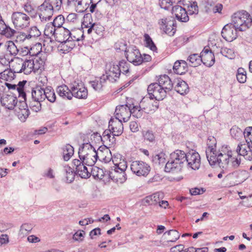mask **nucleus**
I'll list each match as a JSON object with an SVG mask.
<instances>
[{"label":"nucleus","instance_id":"052dcab7","mask_svg":"<svg viewBox=\"0 0 252 252\" xmlns=\"http://www.w3.org/2000/svg\"><path fill=\"white\" fill-rule=\"evenodd\" d=\"M7 50L11 55H17L18 49L12 41H9L8 43Z\"/></svg>","mask_w":252,"mask_h":252},{"label":"nucleus","instance_id":"79ce46f5","mask_svg":"<svg viewBox=\"0 0 252 252\" xmlns=\"http://www.w3.org/2000/svg\"><path fill=\"white\" fill-rule=\"evenodd\" d=\"M167 235L169 236L167 238V242H176L180 238V233L176 230L171 229L166 231L164 233V235Z\"/></svg>","mask_w":252,"mask_h":252},{"label":"nucleus","instance_id":"9d476101","mask_svg":"<svg viewBox=\"0 0 252 252\" xmlns=\"http://www.w3.org/2000/svg\"><path fill=\"white\" fill-rule=\"evenodd\" d=\"M130 168L131 171L138 176H147L150 171V166L142 161H133L131 164Z\"/></svg>","mask_w":252,"mask_h":252},{"label":"nucleus","instance_id":"cd10ccee","mask_svg":"<svg viewBox=\"0 0 252 252\" xmlns=\"http://www.w3.org/2000/svg\"><path fill=\"white\" fill-rule=\"evenodd\" d=\"M170 158L177 162L180 163L182 166H184L186 164V153L184 151L177 150L175 152L172 153L170 155Z\"/></svg>","mask_w":252,"mask_h":252},{"label":"nucleus","instance_id":"5fc2aeb1","mask_svg":"<svg viewBox=\"0 0 252 252\" xmlns=\"http://www.w3.org/2000/svg\"><path fill=\"white\" fill-rule=\"evenodd\" d=\"M189 14H197L198 13V7L196 1H193L188 6Z\"/></svg>","mask_w":252,"mask_h":252},{"label":"nucleus","instance_id":"bb28decb","mask_svg":"<svg viewBox=\"0 0 252 252\" xmlns=\"http://www.w3.org/2000/svg\"><path fill=\"white\" fill-rule=\"evenodd\" d=\"M95 152H96L95 149L91 144L89 143H84L79 149V157H84L85 156L92 155V154Z\"/></svg>","mask_w":252,"mask_h":252},{"label":"nucleus","instance_id":"0eeeda50","mask_svg":"<svg viewBox=\"0 0 252 252\" xmlns=\"http://www.w3.org/2000/svg\"><path fill=\"white\" fill-rule=\"evenodd\" d=\"M127 60L135 65H138L143 63L142 56L139 50L134 46L129 47L125 50Z\"/></svg>","mask_w":252,"mask_h":252},{"label":"nucleus","instance_id":"dca6fc26","mask_svg":"<svg viewBox=\"0 0 252 252\" xmlns=\"http://www.w3.org/2000/svg\"><path fill=\"white\" fill-rule=\"evenodd\" d=\"M172 14L176 19L182 22H187L189 20V17L186 10L182 6L176 5L172 7Z\"/></svg>","mask_w":252,"mask_h":252},{"label":"nucleus","instance_id":"a878e982","mask_svg":"<svg viewBox=\"0 0 252 252\" xmlns=\"http://www.w3.org/2000/svg\"><path fill=\"white\" fill-rule=\"evenodd\" d=\"M179 162L175 161L170 158L165 166V171L167 172H179L181 171L183 166Z\"/></svg>","mask_w":252,"mask_h":252},{"label":"nucleus","instance_id":"f3484780","mask_svg":"<svg viewBox=\"0 0 252 252\" xmlns=\"http://www.w3.org/2000/svg\"><path fill=\"white\" fill-rule=\"evenodd\" d=\"M0 102L5 108L13 110L17 103V99L12 94H4L0 98Z\"/></svg>","mask_w":252,"mask_h":252},{"label":"nucleus","instance_id":"a211bd4d","mask_svg":"<svg viewBox=\"0 0 252 252\" xmlns=\"http://www.w3.org/2000/svg\"><path fill=\"white\" fill-rule=\"evenodd\" d=\"M109 130L114 135L119 136L123 132L122 121L115 119H111L109 122Z\"/></svg>","mask_w":252,"mask_h":252},{"label":"nucleus","instance_id":"09e8293b","mask_svg":"<svg viewBox=\"0 0 252 252\" xmlns=\"http://www.w3.org/2000/svg\"><path fill=\"white\" fill-rule=\"evenodd\" d=\"M40 102V101L32 99L29 102V107L32 111L38 112L40 111L41 108Z\"/></svg>","mask_w":252,"mask_h":252},{"label":"nucleus","instance_id":"6e6d98bb","mask_svg":"<svg viewBox=\"0 0 252 252\" xmlns=\"http://www.w3.org/2000/svg\"><path fill=\"white\" fill-rule=\"evenodd\" d=\"M41 34V32L36 27H32L31 28L28 37L31 38L32 37H38Z\"/></svg>","mask_w":252,"mask_h":252},{"label":"nucleus","instance_id":"338daca9","mask_svg":"<svg viewBox=\"0 0 252 252\" xmlns=\"http://www.w3.org/2000/svg\"><path fill=\"white\" fill-rule=\"evenodd\" d=\"M172 5V1H161V2L159 3V5L161 8L165 10H169Z\"/></svg>","mask_w":252,"mask_h":252},{"label":"nucleus","instance_id":"a18cd8bd","mask_svg":"<svg viewBox=\"0 0 252 252\" xmlns=\"http://www.w3.org/2000/svg\"><path fill=\"white\" fill-rule=\"evenodd\" d=\"M144 37L146 47L149 48L153 51H156L157 50V47L149 35L145 33Z\"/></svg>","mask_w":252,"mask_h":252},{"label":"nucleus","instance_id":"c85d7f7f","mask_svg":"<svg viewBox=\"0 0 252 252\" xmlns=\"http://www.w3.org/2000/svg\"><path fill=\"white\" fill-rule=\"evenodd\" d=\"M188 63L183 60L176 61L173 65L174 72L177 74H183L188 70Z\"/></svg>","mask_w":252,"mask_h":252},{"label":"nucleus","instance_id":"ea45409f","mask_svg":"<svg viewBox=\"0 0 252 252\" xmlns=\"http://www.w3.org/2000/svg\"><path fill=\"white\" fill-rule=\"evenodd\" d=\"M1 79L5 81H10L14 79L15 74L13 70L10 68L5 69L3 71L0 73Z\"/></svg>","mask_w":252,"mask_h":252},{"label":"nucleus","instance_id":"4d7b16f0","mask_svg":"<svg viewBox=\"0 0 252 252\" xmlns=\"http://www.w3.org/2000/svg\"><path fill=\"white\" fill-rule=\"evenodd\" d=\"M84 37V34H81V32L79 31L78 32H72V35H71L69 39L71 41H74L75 43V41H78L81 40L80 38H82Z\"/></svg>","mask_w":252,"mask_h":252},{"label":"nucleus","instance_id":"4c0bfd02","mask_svg":"<svg viewBox=\"0 0 252 252\" xmlns=\"http://www.w3.org/2000/svg\"><path fill=\"white\" fill-rule=\"evenodd\" d=\"M63 171L65 173L66 182L68 183L72 182L75 178V171L68 165H65L63 167Z\"/></svg>","mask_w":252,"mask_h":252},{"label":"nucleus","instance_id":"c9c22d12","mask_svg":"<svg viewBox=\"0 0 252 252\" xmlns=\"http://www.w3.org/2000/svg\"><path fill=\"white\" fill-rule=\"evenodd\" d=\"M187 61L190 66H197L201 62V55H199L198 54H191L188 58Z\"/></svg>","mask_w":252,"mask_h":252},{"label":"nucleus","instance_id":"7ed1b4c3","mask_svg":"<svg viewBox=\"0 0 252 252\" xmlns=\"http://www.w3.org/2000/svg\"><path fill=\"white\" fill-rule=\"evenodd\" d=\"M230 132L232 137L237 140L244 137L247 143L252 146V126H248L243 131L235 126L230 129Z\"/></svg>","mask_w":252,"mask_h":252},{"label":"nucleus","instance_id":"f257e3e1","mask_svg":"<svg viewBox=\"0 0 252 252\" xmlns=\"http://www.w3.org/2000/svg\"><path fill=\"white\" fill-rule=\"evenodd\" d=\"M215 142L216 139L214 137H210L208 139V148L206 150V155L209 164L211 166L218 165L224 171H230L239 167L241 162V158L239 156H234L231 151H217L213 147L211 141Z\"/></svg>","mask_w":252,"mask_h":252},{"label":"nucleus","instance_id":"9b49d317","mask_svg":"<svg viewBox=\"0 0 252 252\" xmlns=\"http://www.w3.org/2000/svg\"><path fill=\"white\" fill-rule=\"evenodd\" d=\"M115 119L124 122H127L131 116L130 105L127 104L117 106L115 109Z\"/></svg>","mask_w":252,"mask_h":252},{"label":"nucleus","instance_id":"f704fd0d","mask_svg":"<svg viewBox=\"0 0 252 252\" xmlns=\"http://www.w3.org/2000/svg\"><path fill=\"white\" fill-rule=\"evenodd\" d=\"M44 100L47 98L50 102L53 103L56 101V96L54 90L51 87L43 88Z\"/></svg>","mask_w":252,"mask_h":252},{"label":"nucleus","instance_id":"3c124183","mask_svg":"<svg viewBox=\"0 0 252 252\" xmlns=\"http://www.w3.org/2000/svg\"><path fill=\"white\" fill-rule=\"evenodd\" d=\"M64 21V18L62 15H60L57 16L54 20L52 23L58 29L61 28L63 23Z\"/></svg>","mask_w":252,"mask_h":252},{"label":"nucleus","instance_id":"393cba45","mask_svg":"<svg viewBox=\"0 0 252 252\" xmlns=\"http://www.w3.org/2000/svg\"><path fill=\"white\" fill-rule=\"evenodd\" d=\"M175 90L179 94L184 95L189 91V88L187 83L183 80L177 79L174 82Z\"/></svg>","mask_w":252,"mask_h":252},{"label":"nucleus","instance_id":"20e7f679","mask_svg":"<svg viewBox=\"0 0 252 252\" xmlns=\"http://www.w3.org/2000/svg\"><path fill=\"white\" fill-rule=\"evenodd\" d=\"M13 24L17 29H24L28 27L31 19L26 14L20 12H14L11 16Z\"/></svg>","mask_w":252,"mask_h":252},{"label":"nucleus","instance_id":"37998d69","mask_svg":"<svg viewBox=\"0 0 252 252\" xmlns=\"http://www.w3.org/2000/svg\"><path fill=\"white\" fill-rule=\"evenodd\" d=\"M163 31L169 36H173L176 32V26H174V23L172 21H168L167 26L163 27Z\"/></svg>","mask_w":252,"mask_h":252},{"label":"nucleus","instance_id":"aec40b11","mask_svg":"<svg viewBox=\"0 0 252 252\" xmlns=\"http://www.w3.org/2000/svg\"><path fill=\"white\" fill-rule=\"evenodd\" d=\"M146 100V98H144L140 102L139 106L129 104L131 115L137 118H139L142 116L143 112L147 113L146 112L147 107H145L144 105Z\"/></svg>","mask_w":252,"mask_h":252},{"label":"nucleus","instance_id":"6ab92c4d","mask_svg":"<svg viewBox=\"0 0 252 252\" xmlns=\"http://www.w3.org/2000/svg\"><path fill=\"white\" fill-rule=\"evenodd\" d=\"M201 62L208 67L212 66L215 63V56L209 49L204 48L201 53Z\"/></svg>","mask_w":252,"mask_h":252},{"label":"nucleus","instance_id":"473e14b6","mask_svg":"<svg viewBox=\"0 0 252 252\" xmlns=\"http://www.w3.org/2000/svg\"><path fill=\"white\" fill-rule=\"evenodd\" d=\"M43 88L37 87L32 89L31 92L32 99L43 101L44 100Z\"/></svg>","mask_w":252,"mask_h":252},{"label":"nucleus","instance_id":"e433bc0d","mask_svg":"<svg viewBox=\"0 0 252 252\" xmlns=\"http://www.w3.org/2000/svg\"><path fill=\"white\" fill-rule=\"evenodd\" d=\"M63 158L65 161H68L74 154V148L70 144H66L63 148Z\"/></svg>","mask_w":252,"mask_h":252},{"label":"nucleus","instance_id":"58836bf2","mask_svg":"<svg viewBox=\"0 0 252 252\" xmlns=\"http://www.w3.org/2000/svg\"><path fill=\"white\" fill-rule=\"evenodd\" d=\"M69 40L68 38H66L65 40L62 42L60 46L61 50L63 51L64 52H68L74 47L75 43H74V41H71Z\"/></svg>","mask_w":252,"mask_h":252},{"label":"nucleus","instance_id":"f8f14e48","mask_svg":"<svg viewBox=\"0 0 252 252\" xmlns=\"http://www.w3.org/2000/svg\"><path fill=\"white\" fill-rule=\"evenodd\" d=\"M235 25L232 23L226 24L223 28L221 35L225 40L231 42L237 37V30Z\"/></svg>","mask_w":252,"mask_h":252},{"label":"nucleus","instance_id":"de8ad7c7","mask_svg":"<svg viewBox=\"0 0 252 252\" xmlns=\"http://www.w3.org/2000/svg\"><path fill=\"white\" fill-rule=\"evenodd\" d=\"M118 65H119V70H121V72L125 74L129 72L130 64L125 60H123L120 61Z\"/></svg>","mask_w":252,"mask_h":252},{"label":"nucleus","instance_id":"c756f323","mask_svg":"<svg viewBox=\"0 0 252 252\" xmlns=\"http://www.w3.org/2000/svg\"><path fill=\"white\" fill-rule=\"evenodd\" d=\"M56 92L63 98L71 99L72 97L70 89H69L66 85H63L58 86L56 89Z\"/></svg>","mask_w":252,"mask_h":252},{"label":"nucleus","instance_id":"864d4df0","mask_svg":"<svg viewBox=\"0 0 252 252\" xmlns=\"http://www.w3.org/2000/svg\"><path fill=\"white\" fill-rule=\"evenodd\" d=\"M221 53L226 58L232 59L235 57L234 52L233 50L227 48L222 49Z\"/></svg>","mask_w":252,"mask_h":252},{"label":"nucleus","instance_id":"c03bdc74","mask_svg":"<svg viewBox=\"0 0 252 252\" xmlns=\"http://www.w3.org/2000/svg\"><path fill=\"white\" fill-rule=\"evenodd\" d=\"M166 156L165 153L160 152L153 157V161L159 165H163L165 163Z\"/></svg>","mask_w":252,"mask_h":252},{"label":"nucleus","instance_id":"f03ea898","mask_svg":"<svg viewBox=\"0 0 252 252\" xmlns=\"http://www.w3.org/2000/svg\"><path fill=\"white\" fill-rule=\"evenodd\" d=\"M232 22L239 31H245L252 25V19L248 12L242 10L232 15Z\"/></svg>","mask_w":252,"mask_h":252},{"label":"nucleus","instance_id":"8fccbe9b","mask_svg":"<svg viewBox=\"0 0 252 252\" xmlns=\"http://www.w3.org/2000/svg\"><path fill=\"white\" fill-rule=\"evenodd\" d=\"M92 22L93 19L92 18L91 14L87 13L84 16L83 20L82 22V26H83L85 28H88L90 25L93 24Z\"/></svg>","mask_w":252,"mask_h":252},{"label":"nucleus","instance_id":"ddd939ff","mask_svg":"<svg viewBox=\"0 0 252 252\" xmlns=\"http://www.w3.org/2000/svg\"><path fill=\"white\" fill-rule=\"evenodd\" d=\"M73 164L75 167V173L78 175L82 178L87 179L91 174L88 171L87 167L81 160L75 159L73 160Z\"/></svg>","mask_w":252,"mask_h":252},{"label":"nucleus","instance_id":"680f3d73","mask_svg":"<svg viewBox=\"0 0 252 252\" xmlns=\"http://www.w3.org/2000/svg\"><path fill=\"white\" fill-rule=\"evenodd\" d=\"M43 68V62L40 60L38 61V60H34V69L33 70V72H35L37 71L38 70H41Z\"/></svg>","mask_w":252,"mask_h":252},{"label":"nucleus","instance_id":"e2e57ef3","mask_svg":"<svg viewBox=\"0 0 252 252\" xmlns=\"http://www.w3.org/2000/svg\"><path fill=\"white\" fill-rule=\"evenodd\" d=\"M97 172L102 173L103 171L101 169H100L97 167H94L92 168V174L93 176L95 178H97L98 179H101L103 177V174H101L100 175L97 173Z\"/></svg>","mask_w":252,"mask_h":252},{"label":"nucleus","instance_id":"69168bd1","mask_svg":"<svg viewBox=\"0 0 252 252\" xmlns=\"http://www.w3.org/2000/svg\"><path fill=\"white\" fill-rule=\"evenodd\" d=\"M28 33H26L24 32H19L18 33V34L16 35L17 41H18L19 42H23L26 39H30V38H29V37H28Z\"/></svg>","mask_w":252,"mask_h":252},{"label":"nucleus","instance_id":"1a4fd4ad","mask_svg":"<svg viewBox=\"0 0 252 252\" xmlns=\"http://www.w3.org/2000/svg\"><path fill=\"white\" fill-rule=\"evenodd\" d=\"M147 91L151 99H155L158 101L162 100L167 95L165 92L157 83H152L149 85Z\"/></svg>","mask_w":252,"mask_h":252},{"label":"nucleus","instance_id":"412c9836","mask_svg":"<svg viewBox=\"0 0 252 252\" xmlns=\"http://www.w3.org/2000/svg\"><path fill=\"white\" fill-rule=\"evenodd\" d=\"M157 83L165 92L166 94L172 90L174 84L167 75H161L158 79Z\"/></svg>","mask_w":252,"mask_h":252},{"label":"nucleus","instance_id":"6e6552de","mask_svg":"<svg viewBox=\"0 0 252 252\" xmlns=\"http://www.w3.org/2000/svg\"><path fill=\"white\" fill-rule=\"evenodd\" d=\"M70 91L72 96L80 99H85L88 96V90L80 81H75L71 85Z\"/></svg>","mask_w":252,"mask_h":252},{"label":"nucleus","instance_id":"13d9d810","mask_svg":"<svg viewBox=\"0 0 252 252\" xmlns=\"http://www.w3.org/2000/svg\"><path fill=\"white\" fill-rule=\"evenodd\" d=\"M16 32L15 30L12 29L9 27L6 26L4 31L1 34L5 35L6 37L8 38H10L12 36H14Z\"/></svg>","mask_w":252,"mask_h":252},{"label":"nucleus","instance_id":"4468645a","mask_svg":"<svg viewBox=\"0 0 252 252\" xmlns=\"http://www.w3.org/2000/svg\"><path fill=\"white\" fill-rule=\"evenodd\" d=\"M118 158L114 157L112 159V161L115 165L114 172H119L122 173V177L120 178V183H123L125 182L126 180V174H125V171L127 168V163L126 161L124 159H120L119 162H117Z\"/></svg>","mask_w":252,"mask_h":252},{"label":"nucleus","instance_id":"603ef678","mask_svg":"<svg viewBox=\"0 0 252 252\" xmlns=\"http://www.w3.org/2000/svg\"><path fill=\"white\" fill-rule=\"evenodd\" d=\"M143 136L145 140L153 142L155 140V136L153 132L151 130H147L143 132Z\"/></svg>","mask_w":252,"mask_h":252},{"label":"nucleus","instance_id":"39448f33","mask_svg":"<svg viewBox=\"0 0 252 252\" xmlns=\"http://www.w3.org/2000/svg\"><path fill=\"white\" fill-rule=\"evenodd\" d=\"M38 10L40 20L43 23L49 21L53 15L54 7L49 1H44L38 6Z\"/></svg>","mask_w":252,"mask_h":252},{"label":"nucleus","instance_id":"a19ab883","mask_svg":"<svg viewBox=\"0 0 252 252\" xmlns=\"http://www.w3.org/2000/svg\"><path fill=\"white\" fill-rule=\"evenodd\" d=\"M32 225L29 223L23 224L20 228L19 236L24 237L27 236L32 229Z\"/></svg>","mask_w":252,"mask_h":252},{"label":"nucleus","instance_id":"49530a36","mask_svg":"<svg viewBox=\"0 0 252 252\" xmlns=\"http://www.w3.org/2000/svg\"><path fill=\"white\" fill-rule=\"evenodd\" d=\"M236 77L238 81L240 83H244L246 81V71L243 68H239L237 70Z\"/></svg>","mask_w":252,"mask_h":252},{"label":"nucleus","instance_id":"5701e85b","mask_svg":"<svg viewBox=\"0 0 252 252\" xmlns=\"http://www.w3.org/2000/svg\"><path fill=\"white\" fill-rule=\"evenodd\" d=\"M163 193L161 192H157L151 195L146 196L143 200L145 205H157L160 200L163 198Z\"/></svg>","mask_w":252,"mask_h":252},{"label":"nucleus","instance_id":"2eb2a0df","mask_svg":"<svg viewBox=\"0 0 252 252\" xmlns=\"http://www.w3.org/2000/svg\"><path fill=\"white\" fill-rule=\"evenodd\" d=\"M251 148H252V146H249L248 144L239 143L236 149V152L238 154L237 156H239L240 157L241 156H242L246 159L250 161L252 160V151Z\"/></svg>","mask_w":252,"mask_h":252},{"label":"nucleus","instance_id":"72a5a7b5","mask_svg":"<svg viewBox=\"0 0 252 252\" xmlns=\"http://www.w3.org/2000/svg\"><path fill=\"white\" fill-rule=\"evenodd\" d=\"M58 29L52 23H50L46 25L44 30V34L51 38L54 36L55 38L57 37V32Z\"/></svg>","mask_w":252,"mask_h":252},{"label":"nucleus","instance_id":"bf43d9fd","mask_svg":"<svg viewBox=\"0 0 252 252\" xmlns=\"http://www.w3.org/2000/svg\"><path fill=\"white\" fill-rule=\"evenodd\" d=\"M85 231L79 230L77 231L73 236V239L75 241L82 242L83 240Z\"/></svg>","mask_w":252,"mask_h":252},{"label":"nucleus","instance_id":"2f4dec72","mask_svg":"<svg viewBox=\"0 0 252 252\" xmlns=\"http://www.w3.org/2000/svg\"><path fill=\"white\" fill-rule=\"evenodd\" d=\"M80 160L85 165L89 166H93L97 159V152L92 154V155H89L88 156H85L84 157H79Z\"/></svg>","mask_w":252,"mask_h":252},{"label":"nucleus","instance_id":"4be33fe9","mask_svg":"<svg viewBox=\"0 0 252 252\" xmlns=\"http://www.w3.org/2000/svg\"><path fill=\"white\" fill-rule=\"evenodd\" d=\"M121 70H119V65L113 64L106 72V75H105L106 80L107 79L111 82H114L119 78Z\"/></svg>","mask_w":252,"mask_h":252},{"label":"nucleus","instance_id":"0e129e2a","mask_svg":"<svg viewBox=\"0 0 252 252\" xmlns=\"http://www.w3.org/2000/svg\"><path fill=\"white\" fill-rule=\"evenodd\" d=\"M111 133L112 132L109 130H105L103 132L102 136L101 137L102 141L104 143H108L111 138Z\"/></svg>","mask_w":252,"mask_h":252},{"label":"nucleus","instance_id":"b1692460","mask_svg":"<svg viewBox=\"0 0 252 252\" xmlns=\"http://www.w3.org/2000/svg\"><path fill=\"white\" fill-rule=\"evenodd\" d=\"M18 73L23 72L25 74H30L34 69V60H26L22 61V66L20 69L16 68Z\"/></svg>","mask_w":252,"mask_h":252},{"label":"nucleus","instance_id":"7c9ffc66","mask_svg":"<svg viewBox=\"0 0 252 252\" xmlns=\"http://www.w3.org/2000/svg\"><path fill=\"white\" fill-rule=\"evenodd\" d=\"M105 81V76L103 75L100 78H96L94 80L91 81L90 84L95 91H100L104 85Z\"/></svg>","mask_w":252,"mask_h":252},{"label":"nucleus","instance_id":"774afa93","mask_svg":"<svg viewBox=\"0 0 252 252\" xmlns=\"http://www.w3.org/2000/svg\"><path fill=\"white\" fill-rule=\"evenodd\" d=\"M24 8L25 11L29 14H32L34 12V7L29 2L25 4Z\"/></svg>","mask_w":252,"mask_h":252},{"label":"nucleus","instance_id":"423d86ee","mask_svg":"<svg viewBox=\"0 0 252 252\" xmlns=\"http://www.w3.org/2000/svg\"><path fill=\"white\" fill-rule=\"evenodd\" d=\"M186 164L188 167L193 170L198 169L200 166L201 158L199 154L194 150L186 153Z\"/></svg>","mask_w":252,"mask_h":252}]
</instances>
